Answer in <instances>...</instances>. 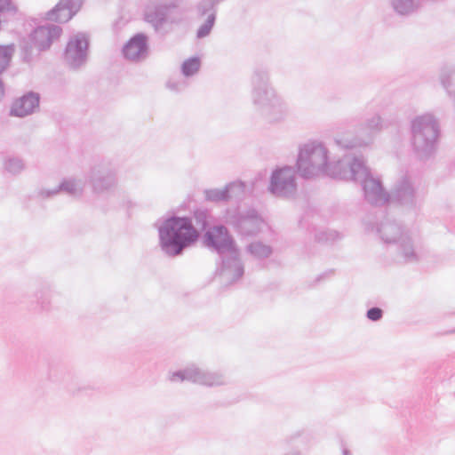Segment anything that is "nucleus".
<instances>
[{
  "mask_svg": "<svg viewBox=\"0 0 455 455\" xmlns=\"http://www.w3.org/2000/svg\"><path fill=\"white\" fill-rule=\"evenodd\" d=\"M404 207V201H368L363 223L365 231L375 232L383 243H397V255L404 262L415 263L419 260L416 241L395 219Z\"/></svg>",
  "mask_w": 455,
  "mask_h": 455,
  "instance_id": "obj_1",
  "label": "nucleus"
},
{
  "mask_svg": "<svg viewBox=\"0 0 455 455\" xmlns=\"http://www.w3.org/2000/svg\"><path fill=\"white\" fill-rule=\"evenodd\" d=\"M251 102L254 109L267 122H283L289 115L286 100L271 84L266 68H257L251 76Z\"/></svg>",
  "mask_w": 455,
  "mask_h": 455,
  "instance_id": "obj_2",
  "label": "nucleus"
},
{
  "mask_svg": "<svg viewBox=\"0 0 455 455\" xmlns=\"http://www.w3.org/2000/svg\"><path fill=\"white\" fill-rule=\"evenodd\" d=\"M204 245L221 258L220 275L233 283L244 274L243 264L239 258L236 243L224 225L209 228L203 235Z\"/></svg>",
  "mask_w": 455,
  "mask_h": 455,
  "instance_id": "obj_3",
  "label": "nucleus"
},
{
  "mask_svg": "<svg viewBox=\"0 0 455 455\" xmlns=\"http://www.w3.org/2000/svg\"><path fill=\"white\" fill-rule=\"evenodd\" d=\"M162 250L171 257L180 256L184 250L195 244L199 238V231L188 217L172 216L158 228Z\"/></svg>",
  "mask_w": 455,
  "mask_h": 455,
  "instance_id": "obj_4",
  "label": "nucleus"
},
{
  "mask_svg": "<svg viewBox=\"0 0 455 455\" xmlns=\"http://www.w3.org/2000/svg\"><path fill=\"white\" fill-rule=\"evenodd\" d=\"M439 135V121L432 113L418 115L411 120V147L418 159L426 161L435 156Z\"/></svg>",
  "mask_w": 455,
  "mask_h": 455,
  "instance_id": "obj_5",
  "label": "nucleus"
},
{
  "mask_svg": "<svg viewBox=\"0 0 455 455\" xmlns=\"http://www.w3.org/2000/svg\"><path fill=\"white\" fill-rule=\"evenodd\" d=\"M331 163L330 151L324 142L310 140L299 145L296 166L301 177L328 176Z\"/></svg>",
  "mask_w": 455,
  "mask_h": 455,
  "instance_id": "obj_6",
  "label": "nucleus"
},
{
  "mask_svg": "<svg viewBox=\"0 0 455 455\" xmlns=\"http://www.w3.org/2000/svg\"><path fill=\"white\" fill-rule=\"evenodd\" d=\"M179 0H156L148 4L144 10V19L154 30L165 35L172 30L173 25L182 22V12Z\"/></svg>",
  "mask_w": 455,
  "mask_h": 455,
  "instance_id": "obj_7",
  "label": "nucleus"
},
{
  "mask_svg": "<svg viewBox=\"0 0 455 455\" xmlns=\"http://www.w3.org/2000/svg\"><path fill=\"white\" fill-rule=\"evenodd\" d=\"M369 169L363 156L349 153L338 160H332L328 176L347 181H357L367 173Z\"/></svg>",
  "mask_w": 455,
  "mask_h": 455,
  "instance_id": "obj_8",
  "label": "nucleus"
},
{
  "mask_svg": "<svg viewBox=\"0 0 455 455\" xmlns=\"http://www.w3.org/2000/svg\"><path fill=\"white\" fill-rule=\"evenodd\" d=\"M170 380L172 382L189 381L208 387H221L228 384L227 378L223 372L210 371L196 364H191L183 370L173 371L170 376Z\"/></svg>",
  "mask_w": 455,
  "mask_h": 455,
  "instance_id": "obj_9",
  "label": "nucleus"
},
{
  "mask_svg": "<svg viewBox=\"0 0 455 455\" xmlns=\"http://www.w3.org/2000/svg\"><path fill=\"white\" fill-rule=\"evenodd\" d=\"M224 218L227 224L244 236L257 235L265 225L263 219L254 209L241 211L239 207L228 208Z\"/></svg>",
  "mask_w": 455,
  "mask_h": 455,
  "instance_id": "obj_10",
  "label": "nucleus"
},
{
  "mask_svg": "<svg viewBox=\"0 0 455 455\" xmlns=\"http://www.w3.org/2000/svg\"><path fill=\"white\" fill-rule=\"evenodd\" d=\"M88 182L96 196L110 193L117 187V169L108 161L95 164L89 172Z\"/></svg>",
  "mask_w": 455,
  "mask_h": 455,
  "instance_id": "obj_11",
  "label": "nucleus"
},
{
  "mask_svg": "<svg viewBox=\"0 0 455 455\" xmlns=\"http://www.w3.org/2000/svg\"><path fill=\"white\" fill-rule=\"evenodd\" d=\"M267 189L274 196H292L297 190L294 168L291 166H283L275 169L271 173Z\"/></svg>",
  "mask_w": 455,
  "mask_h": 455,
  "instance_id": "obj_12",
  "label": "nucleus"
},
{
  "mask_svg": "<svg viewBox=\"0 0 455 455\" xmlns=\"http://www.w3.org/2000/svg\"><path fill=\"white\" fill-rule=\"evenodd\" d=\"M89 40L84 33H77L71 36L64 52L66 63L73 69L83 67L88 57Z\"/></svg>",
  "mask_w": 455,
  "mask_h": 455,
  "instance_id": "obj_13",
  "label": "nucleus"
},
{
  "mask_svg": "<svg viewBox=\"0 0 455 455\" xmlns=\"http://www.w3.org/2000/svg\"><path fill=\"white\" fill-rule=\"evenodd\" d=\"M254 183H246L236 180L226 184L222 188L204 190L205 199H233L252 196Z\"/></svg>",
  "mask_w": 455,
  "mask_h": 455,
  "instance_id": "obj_14",
  "label": "nucleus"
},
{
  "mask_svg": "<svg viewBox=\"0 0 455 455\" xmlns=\"http://www.w3.org/2000/svg\"><path fill=\"white\" fill-rule=\"evenodd\" d=\"M359 180L364 199H391L390 193L384 187L381 178L374 175L371 169Z\"/></svg>",
  "mask_w": 455,
  "mask_h": 455,
  "instance_id": "obj_15",
  "label": "nucleus"
},
{
  "mask_svg": "<svg viewBox=\"0 0 455 455\" xmlns=\"http://www.w3.org/2000/svg\"><path fill=\"white\" fill-rule=\"evenodd\" d=\"M148 36L143 33L133 36L123 47L124 57L131 61L144 60L148 55Z\"/></svg>",
  "mask_w": 455,
  "mask_h": 455,
  "instance_id": "obj_16",
  "label": "nucleus"
},
{
  "mask_svg": "<svg viewBox=\"0 0 455 455\" xmlns=\"http://www.w3.org/2000/svg\"><path fill=\"white\" fill-rule=\"evenodd\" d=\"M62 28L60 26L47 24L36 28L31 35V40L39 51L48 49L53 41L61 35Z\"/></svg>",
  "mask_w": 455,
  "mask_h": 455,
  "instance_id": "obj_17",
  "label": "nucleus"
},
{
  "mask_svg": "<svg viewBox=\"0 0 455 455\" xmlns=\"http://www.w3.org/2000/svg\"><path fill=\"white\" fill-rule=\"evenodd\" d=\"M422 189L419 185H416L406 174H401L394 182L390 196L396 197V199H412L421 196Z\"/></svg>",
  "mask_w": 455,
  "mask_h": 455,
  "instance_id": "obj_18",
  "label": "nucleus"
},
{
  "mask_svg": "<svg viewBox=\"0 0 455 455\" xmlns=\"http://www.w3.org/2000/svg\"><path fill=\"white\" fill-rule=\"evenodd\" d=\"M83 0H60L48 12L47 19L55 22L68 21L81 8Z\"/></svg>",
  "mask_w": 455,
  "mask_h": 455,
  "instance_id": "obj_19",
  "label": "nucleus"
},
{
  "mask_svg": "<svg viewBox=\"0 0 455 455\" xmlns=\"http://www.w3.org/2000/svg\"><path fill=\"white\" fill-rule=\"evenodd\" d=\"M39 95L36 92H28L16 100L11 108V115L24 117L31 115L39 108Z\"/></svg>",
  "mask_w": 455,
  "mask_h": 455,
  "instance_id": "obj_20",
  "label": "nucleus"
},
{
  "mask_svg": "<svg viewBox=\"0 0 455 455\" xmlns=\"http://www.w3.org/2000/svg\"><path fill=\"white\" fill-rule=\"evenodd\" d=\"M333 140L335 145L341 149H355L371 146L370 137L363 139L359 132L355 135L349 132L338 133L334 136Z\"/></svg>",
  "mask_w": 455,
  "mask_h": 455,
  "instance_id": "obj_21",
  "label": "nucleus"
},
{
  "mask_svg": "<svg viewBox=\"0 0 455 455\" xmlns=\"http://www.w3.org/2000/svg\"><path fill=\"white\" fill-rule=\"evenodd\" d=\"M384 127L382 117L379 114H374L365 119L360 125L358 132L363 139L370 137L371 145L373 143L374 138Z\"/></svg>",
  "mask_w": 455,
  "mask_h": 455,
  "instance_id": "obj_22",
  "label": "nucleus"
},
{
  "mask_svg": "<svg viewBox=\"0 0 455 455\" xmlns=\"http://www.w3.org/2000/svg\"><path fill=\"white\" fill-rule=\"evenodd\" d=\"M58 188L68 196L80 197L84 196L85 181L83 179L69 177L62 180Z\"/></svg>",
  "mask_w": 455,
  "mask_h": 455,
  "instance_id": "obj_23",
  "label": "nucleus"
},
{
  "mask_svg": "<svg viewBox=\"0 0 455 455\" xmlns=\"http://www.w3.org/2000/svg\"><path fill=\"white\" fill-rule=\"evenodd\" d=\"M394 12L400 16H410L422 7V0H390Z\"/></svg>",
  "mask_w": 455,
  "mask_h": 455,
  "instance_id": "obj_24",
  "label": "nucleus"
},
{
  "mask_svg": "<svg viewBox=\"0 0 455 455\" xmlns=\"http://www.w3.org/2000/svg\"><path fill=\"white\" fill-rule=\"evenodd\" d=\"M32 303H36L43 311H47L51 308L52 289L49 285H42L39 288L33 289Z\"/></svg>",
  "mask_w": 455,
  "mask_h": 455,
  "instance_id": "obj_25",
  "label": "nucleus"
},
{
  "mask_svg": "<svg viewBox=\"0 0 455 455\" xmlns=\"http://www.w3.org/2000/svg\"><path fill=\"white\" fill-rule=\"evenodd\" d=\"M342 238L340 233L331 229H320L315 234V241L319 243L330 244Z\"/></svg>",
  "mask_w": 455,
  "mask_h": 455,
  "instance_id": "obj_26",
  "label": "nucleus"
},
{
  "mask_svg": "<svg viewBox=\"0 0 455 455\" xmlns=\"http://www.w3.org/2000/svg\"><path fill=\"white\" fill-rule=\"evenodd\" d=\"M247 251L257 259L268 258L272 252V247L261 242H253L247 246Z\"/></svg>",
  "mask_w": 455,
  "mask_h": 455,
  "instance_id": "obj_27",
  "label": "nucleus"
},
{
  "mask_svg": "<svg viewBox=\"0 0 455 455\" xmlns=\"http://www.w3.org/2000/svg\"><path fill=\"white\" fill-rule=\"evenodd\" d=\"M4 167L6 172L12 175H17L25 170L26 164L23 159L16 156L8 157L4 162Z\"/></svg>",
  "mask_w": 455,
  "mask_h": 455,
  "instance_id": "obj_28",
  "label": "nucleus"
},
{
  "mask_svg": "<svg viewBox=\"0 0 455 455\" xmlns=\"http://www.w3.org/2000/svg\"><path fill=\"white\" fill-rule=\"evenodd\" d=\"M214 0H199L195 5V12L197 18L208 16L212 12L216 13Z\"/></svg>",
  "mask_w": 455,
  "mask_h": 455,
  "instance_id": "obj_29",
  "label": "nucleus"
},
{
  "mask_svg": "<svg viewBox=\"0 0 455 455\" xmlns=\"http://www.w3.org/2000/svg\"><path fill=\"white\" fill-rule=\"evenodd\" d=\"M14 51L13 44L0 45V74L8 68Z\"/></svg>",
  "mask_w": 455,
  "mask_h": 455,
  "instance_id": "obj_30",
  "label": "nucleus"
},
{
  "mask_svg": "<svg viewBox=\"0 0 455 455\" xmlns=\"http://www.w3.org/2000/svg\"><path fill=\"white\" fill-rule=\"evenodd\" d=\"M200 67V59L198 57H192L183 61L181 72L185 76H192L199 71Z\"/></svg>",
  "mask_w": 455,
  "mask_h": 455,
  "instance_id": "obj_31",
  "label": "nucleus"
},
{
  "mask_svg": "<svg viewBox=\"0 0 455 455\" xmlns=\"http://www.w3.org/2000/svg\"><path fill=\"white\" fill-rule=\"evenodd\" d=\"M216 21L215 12L210 13L205 21L197 28L196 37L199 39L204 38L211 34V31Z\"/></svg>",
  "mask_w": 455,
  "mask_h": 455,
  "instance_id": "obj_32",
  "label": "nucleus"
},
{
  "mask_svg": "<svg viewBox=\"0 0 455 455\" xmlns=\"http://www.w3.org/2000/svg\"><path fill=\"white\" fill-rule=\"evenodd\" d=\"M210 212L207 210L197 209L194 212L195 225L201 230H205L209 225Z\"/></svg>",
  "mask_w": 455,
  "mask_h": 455,
  "instance_id": "obj_33",
  "label": "nucleus"
},
{
  "mask_svg": "<svg viewBox=\"0 0 455 455\" xmlns=\"http://www.w3.org/2000/svg\"><path fill=\"white\" fill-rule=\"evenodd\" d=\"M68 392L73 396L89 395L93 390V387L85 383L69 384L67 387Z\"/></svg>",
  "mask_w": 455,
  "mask_h": 455,
  "instance_id": "obj_34",
  "label": "nucleus"
},
{
  "mask_svg": "<svg viewBox=\"0 0 455 455\" xmlns=\"http://www.w3.org/2000/svg\"><path fill=\"white\" fill-rule=\"evenodd\" d=\"M61 192L60 188H58V184L54 186L44 185L41 187L37 191V196L43 198H49L57 196Z\"/></svg>",
  "mask_w": 455,
  "mask_h": 455,
  "instance_id": "obj_35",
  "label": "nucleus"
},
{
  "mask_svg": "<svg viewBox=\"0 0 455 455\" xmlns=\"http://www.w3.org/2000/svg\"><path fill=\"white\" fill-rule=\"evenodd\" d=\"M366 317L372 322H378L383 317V310L380 307H373L367 310Z\"/></svg>",
  "mask_w": 455,
  "mask_h": 455,
  "instance_id": "obj_36",
  "label": "nucleus"
},
{
  "mask_svg": "<svg viewBox=\"0 0 455 455\" xmlns=\"http://www.w3.org/2000/svg\"><path fill=\"white\" fill-rule=\"evenodd\" d=\"M333 275H334V270H332V269H329V270H327V271H325V272H323V273H322V274L318 275L315 277V281H314V285H316V284H317V283H319L320 282H322V281L325 280V279H326V278H328V277L332 276Z\"/></svg>",
  "mask_w": 455,
  "mask_h": 455,
  "instance_id": "obj_37",
  "label": "nucleus"
},
{
  "mask_svg": "<svg viewBox=\"0 0 455 455\" xmlns=\"http://www.w3.org/2000/svg\"><path fill=\"white\" fill-rule=\"evenodd\" d=\"M167 87L170 90L179 92V91H181L185 87V84L184 83H176V82L170 80L167 83Z\"/></svg>",
  "mask_w": 455,
  "mask_h": 455,
  "instance_id": "obj_38",
  "label": "nucleus"
},
{
  "mask_svg": "<svg viewBox=\"0 0 455 455\" xmlns=\"http://www.w3.org/2000/svg\"><path fill=\"white\" fill-rule=\"evenodd\" d=\"M342 455H352L351 451L346 447L345 443H341Z\"/></svg>",
  "mask_w": 455,
  "mask_h": 455,
  "instance_id": "obj_39",
  "label": "nucleus"
},
{
  "mask_svg": "<svg viewBox=\"0 0 455 455\" xmlns=\"http://www.w3.org/2000/svg\"><path fill=\"white\" fill-rule=\"evenodd\" d=\"M4 87L2 79L0 78V100L4 97Z\"/></svg>",
  "mask_w": 455,
  "mask_h": 455,
  "instance_id": "obj_40",
  "label": "nucleus"
},
{
  "mask_svg": "<svg viewBox=\"0 0 455 455\" xmlns=\"http://www.w3.org/2000/svg\"><path fill=\"white\" fill-rule=\"evenodd\" d=\"M286 455H301V454L299 452H298V451H292V452H290V453H288Z\"/></svg>",
  "mask_w": 455,
  "mask_h": 455,
  "instance_id": "obj_41",
  "label": "nucleus"
},
{
  "mask_svg": "<svg viewBox=\"0 0 455 455\" xmlns=\"http://www.w3.org/2000/svg\"><path fill=\"white\" fill-rule=\"evenodd\" d=\"M307 216H304L301 220H299V224L301 225L302 222L306 220Z\"/></svg>",
  "mask_w": 455,
  "mask_h": 455,
  "instance_id": "obj_42",
  "label": "nucleus"
}]
</instances>
